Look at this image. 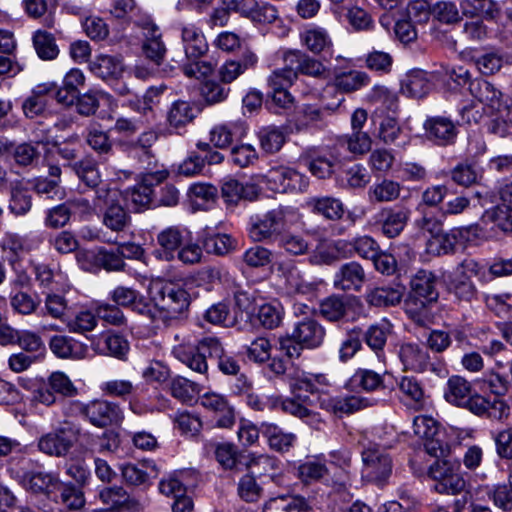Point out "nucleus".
I'll use <instances>...</instances> for the list:
<instances>
[{
  "mask_svg": "<svg viewBox=\"0 0 512 512\" xmlns=\"http://www.w3.org/2000/svg\"><path fill=\"white\" fill-rule=\"evenodd\" d=\"M307 400L308 397L300 396L285 398L282 411L312 424L318 421V415L307 407Z\"/></svg>",
  "mask_w": 512,
  "mask_h": 512,
  "instance_id": "nucleus-53",
  "label": "nucleus"
},
{
  "mask_svg": "<svg viewBox=\"0 0 512 512\" xmlns=\"http://www.w3.org/2000/svg\"><path fill=\"white\" fill-rule=\"evenodd\" d=\"M142 30L145 38L142 45L144 55L154 64L160 65L167 52L160 28L151 21H145Z\"/></svg>",
  "mask_w": 512,
  "mask_h": 512,
  "instance_id": "nucleus-23",
  "label": "nucleus"
},
{
  "mask_svg": "<svg viewBox=\"0 0 512 512\" xmlns=\"http://www.w3.org/2000/svg\"><path fill=\"white\" fill-rule=\"evenodd\" d=\"M77 261L80 267L88 272H97L100 269L108 272H119L124 271L126 267L118 249L114 251L103 247L95 250L79 251Z\"/></svg>",
  "mask_w": 512,
  "mask_h": 512,
  "instance_id": "nucleus-6",
  "label": "nucleus"
},
{
  "mask_svg": "<svg viewBox=\"0 0 512 512\" xmlns=\"http://www.w3.org/2000/svg\"><path fill=\"white\" fill-rule=\"evenodd\" d=\"M293 336L307 348H316L321 345L325 336V329L314 319H304L298 322L293 330Z\"/></svg>",
  "mask_w": 512,
  "mask_h": 512,
  "instance_id": "nucleus-34",
  "label": "nucleus"
},
{
  "mask_svg": "<svg viewBox=\"0 0 512 512\" xmlns=\"http://www.w3.org/2000/svg\"><path fill=\"white\" fill-rule=\"evenodd\" d=\"M50 349L59 358L79 360L88 355L86 344L63 335H56L51 338Z\"/></svg>",
  "mask_w": 512,
  "mask_h": 512,
  "instance_id": "nucleus-31",
  "label": "nucleus"
},
{
  "mask_svg": "<svg viewBox=\"0 0 512 512\" xmlns=\"http://www.w3.org/2000/svg\"><path fill=\"white\" fill-rule=\"evenodd\" d=\"M401 299V290L389 286L375 287L366 293V301L376 307L395 306Z\"/></svg>",
  "mask_w": 512,
  "mask_h": 512,
  "instance_id": "nucleus-47",
  "label": "nucleus"
},
{
  "mask_svg": "<svg viewBox=\"0 0 512 512\" xmlns=\"http://www.w3.org/2000/svg\"><path fill=\"white\" fill-rule=\"evenodd\" d=\"M32 207L31 194L20 182L11 186L9 209L15 215H25Z\"/></svg>",
  "mask_w": 512,
  "mask_h": 512,
  "instance_id": "nucleus-54",
  "label": "nucleus"
},
{
  "mask_svg": "<svg viewBox=\"0 0 512 512\" xmlns=\"http://www.w3.org/2000/svg\"><path fill=\"white\" fill-rule=\"evenodd\" d=\"M118 192L109 188L96 190V199L104 208L102 224L113 232L126 230L131 222V217L125 208L118 202Z\"/></svg>",
  "mask_w": 512,
  "mask_h": 512,
  "instance_id": "nucleus-5",
  "label": "nucleus"
},
{
  "mask_svg": "<svg viewBox=\"0 0 512 512\" xmlns=\"http://www.w3.org/2000/svg\"><path fill=\"white\" fill-rule=\"evenodd\" d=\"M124 419V412L119 403L103 398L88 401L86 420L97 428L120 423Z\"/></svg>",
  "mask_w": 512,
  "mask_h": 512,
  "instance_id": "nucleus-12",
  "label": "nucleus"
},
{
  "mask_svg": "<svg viewBox=\"0 0 512 512\" xmlns=\"http://www.w3.org/2000/svg\"><path fill=\"white\" fill-rule=\"evenodd\" d=\"M350 309V302L345 296L331 295L320 302V315L330 322L344 319Z\"/></svg>",
  "mask_w": 512,
  "mask_h": 512,
  "instance_id": "nucleus-38",
  "label": "nucleus"
},
{
  "mask_svg": "<svg viewBox=\"0 0 512 512\" xmlns=\"http://www.w3.org/2000/svg\"><path fill=\"white\" fill-rule=\"evenodd\" d=\"M401 185L393 180L384 179L374 183L368 190V197L372 202H392L399 198Z\"/></svg>",
  "mask_w": 512,
  "mask_h": 512,
  "instance_id": "nucleus-49",
  "label": "nucleus"
},
{
  "mask_svg": "<svg viewBox=\"0 0 512 512\" xmlns=\"http://www.w3.org/2000/svg\"><path fill=\"white\" fill-rule=\"evenodd\" d=\"M470 94L491 111H500L506 107L503 93L491 82L477 78L469 84Z\"/></svg>",
  "mask_w": 512,
  "mask_h": 512,
  "instance_id": "nucleus-22",
  "label": "nucleus"
},
{
  "mask_svg": "<svg viewBox=\"0 0 512 512\" xmlns=\"http://www.w3.org/2000/svg\"><path fill=\"white\" fill-rule=\"evenodd\" d=\"M309 171L319 179L329 177L338 160L337 155L330 147H309L303 153Z\"/></svg>",
  "mask_w": 512,
  "mask_h": 512,
  "instance_id": "nucleus-17",
  "label": "nucleus"
},
{
  "mask_svg": "<svg viewBox=\"0 0 512 512\" xmlns=\"http://www.w3.org/2000/svg\"><path fill=\"white\" fill-rule=\"evenodd\" d=\"M393 331L392 323L383 318L370 325L364 333V341L367 346L378 354L386 345L388 337Z\"/></svg>",
  "mask_w": 512,
  "mask_h": 512,
  "instance_id": "nucleus-39",
  "label": "nucleus"
},
{
  "mask_svg": "<svg viewBox=\"0 0 512 512\" xmlns=\"http://www.w3.org/2000/svg\"><path fill=\"white\" fill-rule=\"evenodd\" d=\"M246 127L243 122H226L215 125L210 131V142L220 149L229 147L233 141L243 138Z\"/></svg>",
  "mask_w": 512,
  "mask_h": 512,
  "instance_id": "nucleus-28",
  "label": "nucleus"
},
{
  "mask_svg": "<svg viewBox=\"0 0 512 512\" xmlns=\"http://www.w3.org/2000/svg\"><path fill=\"white\" fill-rule=\"evenodd\" d=\"M410 213V209L404 206L383 208L377 214L382 233L389 238L397 237L406 226Z\"/></svg>",
  "mask_w": 512,
  "mask_h": 512,
  "instance_id": "nucleus-21",
  "label": "nucleus"
},
{
  "mask_svg": "<svg viewBox=\"0 0 512 512\" xmlns=\"http://www.w3.org/2000/svg\"><path fill=\"white\" fill-rule=\"evenodd\" d=\"M305 206L312 213L332 221L342 219L345 213L342 201L332 196L310 197L306 200Z\"/></svg>",
  "mask_w": 512,
  "mask_h": 512,
  "instance_id": "nucleus-29",
  "label": "nucleus"
},
{
  "mask_svg": "<svg viewBox=\"0 0 512 512\" xmlns=\"http://www.w3.org/2000/svg\"><path fill=\"white\" fill-rule=\"evenodd\" d=\"M33 45L39 58L53 60L59 54L58 46L52 34L38 30L33 35Z\"/></svg>",
  "mask_w": 512,
  "mask_h": 512,
  "instance_id": "nucleus-55",
  "label": "nucleus"
},
{
  "mask_svg": "<svg viewBox=\"0 0 512 512\" xmlns=\"http://www.w3.org/2000/svg\"><path fill=\"white\" fill-rule=\"evenodd\" d=\"M192 232L185 226L175 225L163 229L157 235L159 248L154 251V256L162 261H173L179 249L189 241Z\"/></svg>",
  "mask_w": 512,
  "mask_h": 512,
  "instance_id": "nucleus-11",
  "label": "nucleus"
},
{
  "mask_svg": "<svg viewBox=\"0 0 512 512\" xmlns=\"http://www.w3.org/2000/svg\"><path fill=\"white\" fill-rule=\"evenodd\" d=\"M79 427L70 422H64L58 429L43 435L38 441V448L50 456H65L72 448Z\"/></svg>",
  "mask_w": 512,
  "mask_h": 512,
  "instance_id": "nucleus-8",
  "label": "nucleus"
},
{
  "mask_svg": "<svg viewBox=\"0 0 512 512\" xmlns=\"http://www.w3.org/2000/svg\"><path fill=\"white\" fill-rule=\"evenodd\" d=\"M49 87L44 83L37 85L32 94L23 102L22 109L26 117L33 119L45 111L51 101L47 93Z\"/></svg>",
  "mask_w": 512,
  "mask_h": 512,
  "instance_id": "nucleus-44",
  "label": "nucleus"
},
{
  "mask_svg": "<svg viewBox=\"0 0 512 512\" xmlns=\"http://www.w3.org/2000/svg\"><path fill=\"white\" fill-rule=\"evenodd\" d=\"M196 117V108L192 102L176 100L171 103L166 113L168 126L177 133Z\"/></svg>",
  "mask_w": 512,
  "mask_h": 512,
  "instance_id": "nucleus-35",
  "label": "nucleus"
},
{
  "mask_svg": "<svg viewBox=\"0 0 512 512\" xmlns=\"http://www.w3.org/2000/svg\"><path fill=\"white\" fill-rule=\"evenodd\" d=\"M65 322L69 331L85 333L96 327L97 315L89 310H81L72 317H66Z\"/></svg>",
  "mask_w": 512,
  "mask_h": 512,
  "instance_id": "nucleus-63",
  "label": "nucleus"
},
{
  "mask_svg": "<svg viewBox=\"0 0 512 512\" xmlns=\"http://www.w3.org/2000/svg\"><path fill=\"white\" fill-rule=\"evenodd\" d=\"M363 473L375 482L382 483L391 475L392 459L379 445L373 444L362 451Z\"/></svg>",
  "mask_w": 512,
  "mask_h": 512,
  "instance_id": "nucleus-10",
  "label": "nucleus"
},
{
  "mask_svg": "<svg viewBox=\"0 0 512 512\" xmlns=\"http://www.w3.org/2000/svg\"><path fill=\"white\" fill-rule=\"evenodd\" d=\"M436 276L428 270L417 271L410 280V293L406 301L407 311L414 315L438 299Z\"/></svg>",
  "mask_w": 512,
  "mask_h": 512,
  "instance_id": "nucleus-3",
  "label": "nucleus"
},
{
  "mask_svg": "<svg viewBox=\"0 0 512 512\" xmlns=\"http://www.w3.org/2000/svg\"><path fill=\"white\" fill-rule=\"evenodd\" d=\"M262 178L267 188L277 193L302 192L308 187L303 174L286 166L273 167Z\"/></svg>",
  "mask_w": 512,
  "mask_h": 512,
  "instance_id": "nucleus-7",
  "label": "nucleus"
},
{
  "mask_svg": "<svg viewBox=\"0 0 512 512\" xmlns=\"http://www.w3.org/2000/svg\"><path fill=\"white\" fill-rule=\"evenodd\" d=\"M70 214L76 215L81 219H88L101 208V202H98L96 196L90 201L82 195L74 196L66 201Z\"/></svg>",
  "mask_w": 512,
  "mask_h": 512,
  "instance_id": "nucleus-57",
  "label": "nucleus"
},
{
  "mask_svg": "<svg viewBox=\"0 0 512 512\" xmlns=\"http://www.w3.org/2000/svg\"><path fill=\"white\" fill-rule=\"evenodd\" d=\"M366 279L363 267L356 261L340 266L334 274L333 286L342 291H359Z\"/></svg>",
  "mask_w": 512,
  "mask_h": 512,
  "instance_id": "nucleus-25",
  "label": "nucleus"
},
{
  "mask_svg": "<svg viewBox=\"0 0 512 512\" xmlns=\"http://www.w3.org/2000/svg\"><path fill=\"white\" fill-rule=\"evenodd\" d=\"M24 487L35 494L50 495L58 486V479L46 472L27 473L23 479Z\"/></svg>",
  "mask_w": 512,
  "mask_h": 512,
  "instance_id": "nucleus-41",
  "label": "nucleus"
},
{
  "mask_svg": "<svg viewBox=\"0 0 512 512\" xmlns=\"http://www.w3.org/2000/svg\"><path fill=\"white\" fill-rule=\"evenodd\" d=\"M444 397L447 402L466 408L479 416L489 413L490 416L501 419L509 413V407L503 401L497 400L491 405L488 400L473 389L469 381L458 375L448 379Z\"/></svg>",
  "mask_w": 512,
  "mask_h": 512,
  "instance_id": "nucleus-2",
  "label": "nucleus"
},
{
  "mask_svg": "<svg viewBox=\"0 0 512 512\" xmlns=\"http://www.w3.org/2000/svg\"><path fill=\"white\" fill-rule=\"evenodd\" d=\"M167 176L168 172L165 170L145 174L141 182L126 189V200L133 205L135 210L147 207L153 199V185L162 182Z\"/></svg>",
  "mask_w": 512,
  "mask_h": 512,
  "instance_id": "nucleus-16",
  "label": "nucleus"
},
{
  "mask_svg": "<svg viewBox=\"0 0 512 512\" xmlns=\"http://www.w3.org/2000/svg\"><path fill=\"white\" fill-rule=\"evenodd\" d=\"M261 433L267 438L269 446L279 452L288 451L293 446L296 436L292 433H285L279 426L273 423L263 422Z\"/></svg>",
  "mask_w": 512,
  "mask_h": 512,
  "instance_id": "nucleus-42",
  "label": "nucleus"
},
{
  "mask_svg": "<svg viewBox=\"0 0 512 512\" xmlns=\"http://www.w3.org/2000/svg\"><path fill=\"white\" fill-rule=\"evenodd\" d=\"M175 30L181 40L186 59H199L209 49L208 42L202 29L194 23L178 22Z\"/></svg>",
  "mask_w": 512,
  "mask_h": 512,
  "instance_id": "nucleus-13",
  "label": "nucleus"
},
{
  "mask_svg": "<svg viewBox=\"0 0 512 512\" xmlns=\"http://www.w3.org/2000/svg\"><path fill=\"white\" fill-rule=\"evenodd\" d=\"M80 182L89 188H97L101 182V174L97 162L91 156H86L69 165Z\"/></svg>",
  "mask_w": 512,
  "mask_h": 512,
  "instance_id": "nucleus-40",
  "label": "nucleus"
},
{
  "mask_svg": "<svg viewBox=\"0 0 512 512\" xmlns=\"http://www.w3.org/2000/svg\"><path fill=\"white\" fill-rule=\"evenodd\" d=\"M370 83L369 75L359 70H344L342 67L335 66L333 69V78L328 85L341 93H352L362 89Z\"/></svg>",
  "mask_w": 512,
  "mask_h": 512,
  "instance_id": "nucleus-19",
  "label": "nucleus"
},
{
  "mask_svg": "<svg viewBox=\"0 0 512 512\" xmlns=\"http://www.w3.org/2000/svg\"><path fill=\"white\" fill-rule=\"evenodd\" d=\"M398 355L405 370H411L417 373L430 370L435 371L427 348L417 343H403L399 348Z\"/></svg>",
  "mask_w": 512,
  "mask_h": 512,
  "instance_id": "nucleus-18",
  "label": "nucleus"
},
{
  "mask_svg": "<svg viewBox=\"0 0 512 512\" xmlns=\"http://www.w3.org/2000/svg\"><path fill=\"white\" fill-rule=\"evenodd\" d=\"M283 278L285 279L286 288L289 293L307 294L312 291L311 284L307 283L298 268L293 264H285L279 267Z\"/></svg>",
  "mask_w": 512,
  "mask_h": 512,
  "instance_id": "nucleus-50",
  "label": "nucleus"
},
{
  "mask_svg": "<svg viewBox=\"0 0 512 512\" xmlns=\"http://www.w3.org/2000/svg\"><path fill=\"white\" fill-rule=\"evenodd\" d=\"M93 349L102 355H108L124 360L130 346L127 339L119 334H104L92 342Z\"/></svg>",
  "mask_w": 512,
  "mask_h": 512,
  "instance_id": "nucleus-32",
  "label": "nucleus"
},
{
  "mask_svg": "<svg viewBox=\"0 0 512 512\" xmlns=\"http://www.w3.org/2000/svg\"><path fill=\"white\" fill-rule=\"evenodd\" d=\"M209 447L213 450L215 460L225 470H232L237 467L238 450L237 447L229 442L210 443Z\"/></svg>",
  "mask_w": 512,
  "mask_h": 512,
  "instance_id": "nucleus-52",
  "label": "nucleus"
},
{
  "mask_svg": "<svg viewBox=\"0 0 512 512\" xmlns=\"http://www.w3.org/2000/svg\"><path fill=\"white\" fill-rule=\"evenodd\" d=\"M301 41L313 53H320L332 45L326 29L311 25L301 33Z\"/></svg>",
  "mask_w": 512,
  "mask_h": 512,
  "instance_id": "nucleus-46",
  "label": "nucleus"
},
{
  "mask_svg": "<svg viewBox=\"0 0 512 512\" xmlns=\"http://www.w3.org/2000/svg\"><path fill=\"white\" fill-rule=\"evenodd\" d=\"M136 385L127 379H111L100 384V390L104 395L126 400L136 391Z\"/></svg>",
  "mask_w": 512,
  "mask_h": 512,
  "instance_id": "nucleus-58",
  "label": "nucleus"
},
{
  "mask_svg": "<svg viewBox=\"0 0 512 512\" xmlns=\"http://www.w3.org/2000/svg\"><path fill=\"white\" fill-rule=\"evenodd\" d=\"M375 400L360 395H346V396H320L318 398V405L321 409L331 412L339 417L343 415L353 414L361 409L371 407Z\"/></svg>",
  "mask_w": 512,
  "mask_h": 512,
  "instance_id": "nucleus-14",
  "label": "nucleus"
},
{
  "mask_svg": "<svg viewBox=\"0 0 512 512\" xmlns=\"http://www.w3.org/2000/svg\"><path fill=\"white\" fill-rule=\"evenodd\" d=\"M258 139L262 150L268 154H273L282 148L286 137L281 128L267 126L259 130Z\"/></svg>",
  "mask_w": 512,
  "mask_h": 512,
  "instance_id": "nucleus-51",
  "label": "nucleus"
},
{
  "mask_svg": "<svg viewBox=\"0 0 512 512\" xmlns=\"http://www.w3.org/2000/svg\"><path fill=\"white\" fill-rule=\"evenodd\" d=\"M47 382L55 394H59L63 397L72 398L77 396L79 393L78 388L64 372H52L48 376Z\"/></svg>",
  "mask_w": 512,
  "mask_h": 512,
  "instance_id": "nucleus-59",
  "label": "nucleus"
},
{
  "mask_svg": "<svg viewBox=\"0 0 512 512\" xmlns=\"http://www.w3.org/2000/svg\"><path fill=\"white\" fill-rule=\"evenodd\" d=\"M263 512H311L308 501L299 495H283L270 499Z\"/></svg>",
  "mask_w": 512,
  "mask_h": 512,
  "instance_id": "nucleus-37",
  "label": "nucleus"
},
{
  "mask_svg": "<svg viewBox=\"0 0 512 512\" xmlns=\"http://www.w3.org/2000/svg\"><path fill=\"white\" fill-rule=\"evenodd\" d=\"M237 492L243 501L256 502L261 498L263 489L257 483L256 476L247 471V474L239 479Z\"/></svg>",
  "mask_w": 512,
  "mask_h": 512,
  "instance_id": "nucleus-64",
  "label": "nucleus"
},
{
  "mask_svg": "<svg viewBox=\"0 0 512 512\" xmlns=\"http://www.w3.org/2000/svg\"><path fill=\"white\" fill-rule=\"evenodd\" d=\"M257 60L258 58L254 53L248 52L237 60L231 59L225 61L218 70L221 82L224 84L233 82L246 70L254 67Z\"/></svg>",
  "mask_w": 512,
  "mask_h": 512,
  "instance_id": "nucleus-36",
  "label": "nucleus"
},
{
  "mask_svg": "<svg viewBox=\"0 0 512 512\" xmlns=\"http://www.w3.org/2000/svg\"><path fill=\"white\" fill-rule=\"evenodd\" d=\"M170 389L171 394L182 402L193 400L200 392V386L197 383L181 376L171 381Z\"/></svg>",
  "mask_w": 512,
  "mask_h": 512,
  "instance_id": "nucleus-62",
  "label": "nucleus"
},
{
  "mask_svg": "<svg viewBox=\"0 0 512 512\" xmlns=\"http://www.w3.org/2000/svg\"><path fill=\"white\" fill-rule=\"evenodd\" d=\"M249 236L255 242L271 239L278 235L285 225V211L278 207L263 214L250 217Z\"/></svg>",
  "mask_w": 512,
  "mask_h": 512,
  "instance_id": "nucleus-9",
  "label": "nucleus"
},
{
  "mask_svg": "<svg viewBox=\"0 0 512 512\" xmlns=\"http://www.w3.org/2000/svg\"><path fill=\"white\" fill-rule=\"evenodd\" d=\"M175 353L183 364L200 374L208 371L207 357L218 358V368L225 375L237 376L241 370L239 362L224 353L220 341L215 337H204L195 347H182Z\"/></svg>",
  "mask_w": 512,
  "mask_h": 512,
  "instance_id": "nucleus-1",
  "label": "nucleus"
},
{
  "mask_svg": "<svg viewBox=\"0 0 512 512\" xmlns=\"http://www.w3.org/2000/svg\"><path fill=\"white\" fill-rule=\"evenodd\" d=\"M457 243V236L455 232H444L443 230L435 235L429 237L426 244L427 252L434 255H445L454 251Z\"/></svg>",
  "mask_w": 512,
  "mask_h": 512,
  "instance_id": "nucleus-56",
  "label": "nucleus"
},
{
  "mask_svg": "<svg viewBox=\"0 0 512 512\" xmlns=\"http://www.w3.org/2000/svg\"><path fill=\"white\" fill-rule=\"evenodd\" d=\"M424 128L428 138L442 146L454 143L457 136L454 122L445 116H434L426 119Z\"/></svg>",
  "mask_w": 512,
  "mask_h": 512,
  "instance_id": "nucleus-26",
  "label": "nucleus"
},
{
  "mask_svg": "<svg viewBox=\"0 0 512 512\" xmlns=\"http://www.w3.org/2000/svg\"><path fill=\"white\" fill-rule=\"evenodd\" d=\"M151 299L164 318L175 319L189 307V294L174 284L154 285L151 288Z\"/></svg>",
  "mask_w": 512,
  "mask_h": 512,
  "instance_id": "nucleus-4",
  "label": "nucleus"
},
{
  "mask_svg": "<svg viewBox=\"0 0 512 512\" xmlns=\"http://www.w3.org/2000/svg\"><path fill=\"white\" fill-rule=\"evenodd\" d=\"M89 70L96 77L110 83L119 80L123 76L125 67L122 57L99 54L89 62Z\"/></svg>",
  "mask_w": 512,
  "mask_h": 512,
  "instance_id": "nucleus-20",
  "label": "nucleus"
},
{
  "mask_svg": "<svg viewBox=\"0 0 512 512\" xmlns=\"http://www.w3.org/2000/svg\"><path fill=\"white\" fill-rule=\"evenodd\" d=\"M203 246L208 253L225 255L235 248V241L228 234H208L203 240Z\"/></svg>",
  "mask_w": 512,
  "mask_h": 512,
  "instance_id": "nucleus-61",
  "label": "nucleus"
},
{
  "mask_svg": "<svg viewBox=\"0 0 512 512\" xmlns=\"http://www.w3.org/2000/svg\"><path fill=\"white\" fill-rule=\"evenodd\" d=\"M344 101V97L337 98L336 102L329 103L323 107H318L313 104H304L298 114L297 129H303L309 125L317 127H324L326 125V118L330 116Z\"/></svg>",
  "mask_w": 512,
  "mask_h": 512,
  "instance_id": "nucleus-24",
  "label": "nucleus"
},
{
  "mask_svg": "<svg viewBox=\"0 0 512 512\" xmlns=\"http://www.w3.org/2000/svg\"><path fill=\"white\" fill-rule=\"evenodd\" d=\"M479 264L470 259L465 260L454 272L449 289L459 301L470 302L476 296V288L470 280L471 275H476Z\"/></svg>",
  "mask_w": 512,
  "mask_h": 512,
  "instance_id": "nucleus-15",
  "label": "nucleus"
},
{
  "mask_svg": "<svg viewBox=\"0 0 512 512\" xmlns=\"http://www.w3.org/2000/svg\"><path fill=\"white\" fill-rule=\"evenodd\" d=\"M257 318L266 329H274L280 325L283 318V308L280 303H265L259 307Z\"/></svg>",
  "mask_w": 512,
  "mask_h": 512,
  "instance_id": "nucleus-60",
  "label": "nucleus"
},
{
  "mask_svg": "<svg viewBox=\"0 0 512 512\" xmlns=\"http://www.w3.org/2000/svg\"><path fill=\"white\" fill-rule=\"evenodd\" d=\"M398 390L401 394L400 399L415 409H421L426 402L424 387L414 376H403L397 382Z\"/></svg>",
  "mask_w": 512,
  "mask_h": 512,
  "instance_id": "nucleus-33",
  "label": "nucleus"
},
{
  "mask_svg": "<svg viewBox=\"0 0 512 512\" xmlns=\"http://www.w3.org/2000/svg\"><path fill=\"white\" fill-rule=\"evenodd\" d=\"M432 89V83L427 72L423 70L411 71L403 81L402 90L410 97L422 98Z\"/></svg>",
  "mask_w": 512,
  "mask_h": 512,
  "instance_id": "nucleus-43",
  "label": "nucleus"
},
{
  "mask_svg": "<svg viewBox=\"0 0 512 512\" xmlns=\"http://www.w3.org/2000/svg\"><path fill=\"white\" fill-rule=\"evenodd\" d=\"M331 383L325 374H314L309 372H297L290 380V387L296 391L309 392L312 395L328 396L327 391Z\"/></svg>",
  "mask_w": 512,
  "mask_h": 512,
  "instance_id": "nucleus-27",
  "label": "nucleus"
},
{
  "mask_svg": "<svg viewBox=\"0 0 512 512\" xmlns=\"http://www.w3.org/2000/svg\"><path fill=\"white\" fill-rule=\"evenodd\" d=\"M462 13L469 17L495 18L498 13V5L492 0H462L460 4Z\"/></svg>",
  "mask_w": 512,
  "mask_h": 512,
  "instance_id": "nucleus-48",
  "label": "nucleus"
},
{
  "mask_svg": "<svg viewBox=\"0 0 512 512\" xmlns=\"http://www.w3.org/2000/svg\"><path fill=\"white\" fill-rule=\"evenodd\" d=\"M259 187L254 183H241L236 179H224L221 187V194L225 202L237 204L241 199L253 201L258 197Z\"/></svg>",
  "mask_w": 512,
  "mask_h": 512,
  "instance_id": "nucleus-30",
  "label": "nucleus"
},
{
  "mask_svg": "<svg viewBox=\"0 0 512 512\" xmlns=\"http://www.w3.org/2000/svg\"><path fill=\"white\" fill-rule=\"evenodd\" d=\"M383 376L371 369H357L348 381V386L353 389H361L372 392L383 387Z\"/></svg>",
  "mask_w": 512,
  "mask_h": 512,
  "instance_id": "nucleus-45",
  "label": "nucleus"
}]
</instances>
